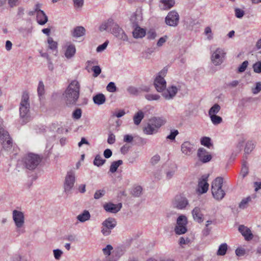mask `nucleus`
<instances>
[{"mask_svg":"<svg viewBox=\"0 0 261 261\" xmlns=\"http://www.w3.org/2000/svg\"><path fill=\"white\" fill-rule=\"evenodd\" d=\"M80 85L77 81H72L67 87L62 96L65 105L72 107L76 105L80 96Z\"/></svg>","mask_w":261,"mask_h":261,"instance_id":"1","label":"nucleus"},{"mask_svg":"<svg viewBox=\"0 0 261 261\" xmlns=\"http://www.w3.org/2000/svg\"><path fill=\"white\" fill-rule=\"evenodd\" d=\"M223 179L221 177H217L212 182V193L213 197L217 200H222L225 195V191L222 189Z\"/></svg>","mask_w":261,"mask_h":261,"instance_id":"2","label":"nucleus"},{"mask_svg":"<svg viewBox=\"0 0 261 261\" xmlns=\"http://www.w3.org/2000/svg\"><path fill=\"white\" fill-rule=\"evenodd\" d=\"M29 100V94L26 92H24L22 95L19 108L20 117L24 119L23 120V123L27 122L29 117L30 111V103Z\"/></svg>","mask_w":261,"mask_h":261,"instance_id":"3","label":"nucleus"},{"mask_svg":"<svg viewBox=\"0 0 261 261\" xmlns=\"http://www.w3.org/2000/svg\"><path fill=\"white\" fill-rule=\"evenodd\" d=\"M98 30L100 32L106 31L110 33H120L123 31L124 33L122 28L111 18L102 22L99 25Z\"/></svg>","mask_w":261,"mask_h":261,"instance_id":"4","label":"nucleus"},{"mask_svg":"<svg viewBox=\"0 0 261 261\" xmlns=\"http://www.w3.org/2000/svg\"><path fill=\"white\" fill-rule=\"evenodd\" d=\"M41 161V158L37 154L29 153L23 159L24 165L29 170L35 169Z\"/></svg>","mask_w":261,"mask_h":261,"instance_id":"5","label":"nucleus"},{"mask_svg":"<svg viewBox=\"0 0 261 261\" xmlns=\"http://www.w3.org/2000/svg\"><path fill=\"white\" fill-rule=\"evenodd\" d=\"M142 20V15L140 11H136L130 17V21L134 29L132 33H146L145 30L139 27Z\"/></svg>","mask_w":261,"mask_h":261,"instance_id":"6","label":"nucleus"},{"mask_svg":"<svg viewBox=\"0 0 261 261\" xmlns=\"http://www.w3.org/2000/svg\"><path fill=\"white\" fill-rule=\"evenodd\" d=\"M172 204L173 207L178 210H185L189 205V200L182 194L176 195L173 199Z\"/></svg>","mask_w":261,"mask_h":261,"instance_id":"7","label":"nucleus"},{"mask_svg":"<svg viewBox=\"0 0 261 261\" xmlns=\"http://www.w3.org/2000/svg\"><path fill=\"white\" fill-rule=\"evenodd\" d=\"M116 224L117 222L114 218H108L102 223L101 233L105 236H109L111 232V230L116 226Z\"/></svg>","mask_w":261,"mask_h":261,"instance_id":"8","label":"nucleus"},{"mask_svg":"<svg viewBox=\"0 0 261 261\" xmlns=\"http://www.w3.org/2000/svg\"><path fill=\"white\" fill-rule=\"evenodd\" d=\"M165 73V71H161L154 80V85L159 92H163L166 89V82L162 76V75H164Z\"/></svg>","mask_w":261,"mask_h":261,"instance_id":"9","label":"nucleus"},{"mask_svg":"<svg viewBox=\"0 0 261 261\" xmlns=\"http://www.w3.org/2000/svg\"><path fill=\"white\" fill-rule=\"evenodd\" d=\"M225 53L223 49L217 48L212 55L211 60L212 63L215 65L218 66L223 62Z\"/></svg>","mask_w":261,"mask_h":261,"instance_id":"10","label":"nucleus"},{"mask_svg":"<svg viewBox=\"0 0 261 261\" xmlns=\"http://www.w3.org/2000/svg\"><path fill=\"white\" fill-rule=\"evenodd\" d=\"M12 218L17 229L22 227L24 224V216L23 212L15 210L12 212Z\"/></svg>","mask_w":261,"mask_h":261,"instance_id":"11","label":"nucleus"},{"mask_svg":"<svg viewBox=\"0 0 261 261\" xmlns=\"http://www.w3.org/2000/svg\"><path fill=\"white\" fill-rule=\"evenodd\" d=\"M179 16L178 13L173 10L170 11L165 18L166 23L171 27H175L177 25L179 22Z\"/></svg>","mask_w":261,"mask_h":261,"instance_id":"12","label":"nucleus"},{"mask_svg":"<svg viewBox=\"0 0 261 261\" xmlns=\"http://www.w3.org/2000/svg\"><path fill=\"white\" fill-rule=\"evenodd\" d=\"M75 182V174L73 171L68 172L65 179L64 190L65 192L69 191L73 187Z\"/></svg>","mask_w":261,"mask_h":261,"instance_id":"13","label":"nucleus"},{"mask_svg":"<svg viewBox=\"0 0 261 261\" xmlns=\"http://www.w3.org/2000/svg\"><path fill=\"white\" fill-rule=\"evenodd\" d=\"M197 156L199 161L203 163L210 162L212 158V155L203 148H200L198 150Z\"/></svg>","mask_w":261,"mask_h":261,"instance_id":"14","label":"nucleus"},{"mask_svg":"<svg viewBox=\"0 0 261 261\" xmlns=\"http://www.w3.org/2000/svg\"><path fill=\"white\" fill-rule=\"evenodd\" d=\"M178 90V88L175 86H169L164 90L162 95L166 99L170 100L175 97Z\"/></svg>","mask_w":261,"mask_h":261,"instance_id":"15","label":"nucleus"},{"mask_svg":"<svg viewBox=\"0 0 261 261\" xmlns=\"http://www.w3.org/2000/svg\"><path fill=\"white\" fill-rule=\"evenodd\" d=\"M209 185L207 183V176H203L201 179L198 181L197 192L200 194L206 193L208 188Z\"/></svg>","mask_w":261,"mask_h":261,"instance_id":"16","label":"nucleus"},{"mask_svg":"<svg viewBox=\"0 0 261 261\" xmlns=\"http://www.w3.org/2000/svg\"><path fill=\"white\" fill-rule=\"evenodd\" d=\"M195 150L194 145L189 141L184 142L181 145V151L185 155H190Z\"/></svg>","mask_w":261,"mask_h":261,"instance_id":"17","label":"nucleus"},{"mask_svg":"<svg viewBox=\"0 0 261 261\" xmlns=\"http://www.w3.org/2000/svg\"><path fill=\"white\" fill-rule=\"evenodd\" d=\"M122 207V204L119 203L117 204H114L111 202H109L103 205L105 210L109 213H116L119 212Z\"/></svg>","mask_w":261,"mask_h":261,"instance_id":"18","label":"nucleus"},{"mask_svg":"<svg viewBox=\"0 0 261 261\" xmlns=\"http://www.w3.org/2000/svg\"><path fill=\"white\" fill-rule=\"evenodd\" d=\"M149 121L151 122V124L153 125L157 130L166 122L165 118L159 117H152Z\"/></svg>","mask_w":261,"mask_h":261,"instance_id":"19","label":"nucleus"},{"mask_svg":"<svg viewBox=\"0 0 261 261\" xmlns=\"http://www.w3.org/2000/svg\"><path fill=\"white\" fill-rule=\"evenodd\" d=\"M65 56L67 59L72 58L76 52V48L74 45L71 44L70 42H67L65 45Z\"/></svg>","mask_w":261,"mask_h":261,"instance_id":"20","label":"nucleus"},{"mask_svg":"<svg viewBox=\"0 0 261 261\" xmlns=\"http://www.w3.org/2000/svg\"><path fill=\"white\" fill-rule=\"evenodd\" d=\"M175 3V0H160L159 6L162 10H168L172 8Z\"/></svg>","mask_w":261,"mask_h":261,"instance_id":"21","label":"nucleus"},{"mask_svg":"<svg viewBox=\"0 0 261 261\" xmlns=\"http://www.w3.org/2000/svg\"><path fill=\"white\" fill-rule=\"evenodd\" d=\"M192 214L193 219L195 221L198 223H201L203 221V215L199 207H195L193 210Z\"/></svg>","mask_w":261,"mask_h":261,"instance_id":"22","label":"nucleus"},{"mask_svg":"<svg viewBox=\"0 0 261 261\" xmlns=\"http://www.w3.org/2000/svg\"><path fill=\"white\" fill-rule=\"evenodd\" d=\"M239 230L245 237V240L249 241L252 239L253 234L251 230L247 227L244 225H240L239 227Z\"/></svg>","mask_w":261,"mask_h":261,"instance_id":"23","label":"nucleus"},{"mask_svg":"<svg viewBox=\"0 0 261 261\" xmlns=\"http://www.w3.org/2000/svg\"><path fill=\"white\" fill-rule=\"evenodd\" d=\"M255 146V142L252 140L248 141L245 145L244 148V159H247V155L250 154L252 151L254 149Z\"/></svg>","mask_w":261,"mask_h":261,"instance_id":"24","label":"nucleus"},{"mask_svg":"<svg viewBox=\"0 0 261 261\" xmlns=\"http://www.w3.org/2000/svg\"><path fill=\"white\" fill-rule=\"evenodd\" d=\"M37 22L40 25H43L48 21V17L44 11H39L36 14Z\"/></svg>","mask_w":261,"mask_h":261,"instance_id":"25","label":"nucleus"},{"mask_svg":"<svg viewBox=\"0 0 261 261\" xmlns=\"http://www.w3.org/2000/svg\"><path fill=\"white\" fill-rule=\"evenodd\" d=\"M91 215L89 212L87 210H84L82 213L79 214L76 217V219L80 222L83 223L90 219Z\"/></svg>","mask_w":261,"mask_h":261,"instance_id":"26","label":"nucleus"},{"mask_svg":"<svg viewBox=\"0 0 261 261\" xmlns=\"http://www.w3.org/2000/svg\"><path fill=\"white\" fill-rule=\"evenodd\" d=\"M143 131L146 135H152L158 132L157 129L154 127L153 125L151 124L149 121L146 126L143 128Z\"/></svg>","mask_w":261,"mask_h":261,"instance_id":"27","label":"nucleus"},{"mask_svg":"<svg viewBox=\"0 0 261 261\" xmlns=\"http://www.w3.org/2000/svg\"><path fill=\"white\" fill-rule=\"evenodd\" d=\"M93 100L95 104L101 105L105 102L106 97L103 94L99 93L93 96Z\"/></svg>","mask_w":261,"mask_h":261,"instance_id":"28","label":"nucleus"},{"mask_svg":"<svg viewBox=\"0 0 261 261\" xmlns=\"http://www.w3.org/2000/svg\"><path fill=\"white\" fill-rule=\"evenodd\" d=\"M144 113L141 110L138 111L135 114V115L134 116V117H133V120H134V123L136 125H138L139 124H140L142 120L144 118Z\"/></svg>","mask_w":261,"mask_h":261,"instance_id":"29","label":"nucleus"},{"mask_svg":"<svg viewBox=\"0 0 261 261\" xmlns=\"http://www.w3.org/2000/svg\"><path fill=\"white\" fill-rule=\"evenodd\" d=\"M3 141L2 145L3 148L6 150L10 149L12 146V141L10 138L9 135L8 134V138L4 137L3 139H1Z\"/></svg>","mask_w":261,"mask_h":261,"instance_id":"30","label":"nucleus"},{"mask_svg":"<svg viewBox=\"0 0 261 261\" xmlns=\"http://www.w3.org/2000/svg\"><path fill=\"white\" fill-rule=\"evenodd\" d=\"M106 162V160L103 159L100 155L97 154L93 161V164L96 166L100 167L103 165Z\"/></svg>","mask_w":261,"mask_h":261,"instance_id":"31","label":"nucleus"},{"mask_svg":"<svg viewBox=\"0 0 261 261\" xmlns=\"http://www.w3.org/2000/svg\"><path fill=\"white\" fill-rule=\"evenodd\" d=\"M123 164L122 160H118L117 161L113 162L110 166V172L112 173L115 172L119 166Z\"/></svg>","mask_w":261,"mask_h":261,"instance_id":"32","label":"nucleus"},{"mask_svg":"<svg viewBox=\"0 0 261 261\" xmlns=\"http://www.w3.org/2000/svg\"><path fill=\"white\" fill-rule=\"evenodd\" d=\"M228 249V246L226 243H223L221 244L218 248L217 252L218 255H224Z\"/></svg>","mask_w":261,"mask_h":261,"instance_id":"33","label":"nucleus"},{"mask_svg":"<svg viewBox=\"0 0 261 261\" xmlns=\"http://www.w3.org/2000/svg\"><path fill=\"white\" fill-rule=\"evenodd\" d=\"M251 201L250 196H248L246 198H243L239 204V208L241 209H245L248 207V203Z\"/></svg>","mask_w":261,"mask_h":261,"instance_id":"34","label":"nucleus"},{"mask_svg":"<svg viewBox=\"0 0 261 261\" xmlns=\"http://www.w3.org/2000/svg\"><path fill=\"white\" fill-rule=\"evenodd\" d=\"M187 231L186 225H176L175 227V232L177 234H181L186 233Z\"/></svg>","mask_w":261,"mask_h":261,"instance_id":"35","label":"nucleus"},{"mask_svg":"<svg viewBox=\"0 0 261 261\" xmlns=\"http://www.w3.org/2000/svg\"><path fill=\"white\" fill-rule=\"evenodd\" d=\"M220 106L217 104H215L208 111L209 116L215 115H216L220 110Z\"/></svg>","mask_w":261,"mask_h":261,"instance_id":"36","label":"nucleus"},{"mask_svg":"<svg viewBox=\"0 0 261 261\" xmlns=\"http://www.w3.org/2000/svg\"><path fill=\"white\" fill-rule=\"evenodd\" d=\"M115 36L118 39L128 41L129 43H134V41L132 39H129L126 34H115Z\"/></svg>","mask_w":261,"mask_h":261,"instance_id":"37","label":"nucleus"},{"mask_svg":"<svg viewBox=\"0 0 261 261\" xmlns=\"http://www.w3.org/2000/svg\"><path fill=\"white\" fill-rule=\"evenodd\" d=\"M127 92L131 95H138L140 94V90L138 88L134 86H129L127 88Z\"/></svg>","mask_w":261,"mask_h":261,"instance_id":"38","label":"nucleus"},{"mask_svg":"<svg viewBox=\"0 0 261 261\" xmlns=\"http://www.w3.org/2000/svg\"><path fill=\"white\" fill-rule=\"evenodd\" d=\"M142 188L141 186H137L132 190V194L135 197H140L142 194Z\"/></svg>","mask_w":261,"mask_h":261,"instance_id":"39","label":"nucleus"},{"mask_svg":"<svg viewBox=\"0 0 261 261\" xmlns=\"http://www.w3.org/2000/svg\"><path fill=\"white\" fill-rule=\"evenodd\" d=\"M210 117L211 118V120L212 123L214 125L219 124L221 123L222 121V118L220 116H219L217 115L210 116Z\"/></svg>","mask_w":261,"mask_h":261,"instance_id":"40","label":"nucleus"},{"mask_svg":"<svg viewBox=\"0 0 261 261\" xmlns=\"http://www.w3.org/2000/svg\"><path fill=\"white\" fill-rule=\"evenodd\" d=\"M48 47L52 50L56 49L57 48V42L54 41L52 38L48 37L47 39Z\"/></svg>","mask_w":261,"mask_h":261,"instance_id":"41","label":"nucleus"},{"mask_svg":"<svg viewBox=\"0 0 261 261\" xmlns=\"http://www.w3.org/2000/svg\"><path fill=\"white\" fill-rule=\"evenodd\" d=\"M211 139L209 137H204L201 139V144L208 148H210L212 145L211 143Z\"/></svg>","mask_w":261,"mask_h":261,"instance_id":"42","label":"nucleus"},{"mask_svg":"<svg viewBox=\"0 0 261 261\" xmlns=\"http://www.w3.org/2000/svg\"><path fill=\"white\" fill-rule=\"evenodd\" d=\"M188 221L187 217L184 215L179 216L177 219V225H187Z\"/></svg>","mask_w":261,"mask_h":261,"instance_id":"43","label":"nucleus"},{"mask_svg":"<svg viewBox=\"0 0 261 261\" xmlns=\"http://www.w3.org/2000/svg\"><path fill=\"white\" fill-rule=\"evenodd\" d=\"M44 86L42 81H40L38 84L37 91L39 97L41 96L44 94Z\"/></svg>","mask_w":261,"mask_h":261,"instance_id":"44","label":"nucleus"},{"mask_svg":"<svg viewBox=\"0 0 261 261\" xmlns=\"http://www.w3.org/2000/svg\"><path fill=\"white\" fill-rule=\"evenodd\" d=\"M107 90L110 92H114L117 90V88L114 82H110L107 86Z\"/></svg>","mask_w":261,"mask_h":261,"instance_id":"45","label":"nucleus"},{"mask_svg":"<svg viewBox=\"0 0 261 261\" xmlns=\"http://www.w3.org/2000/svg\"><path fill=\"white\" fill-rule=\"evenodd\" d=\"M145 98L148 100H157L160 98V96L158 94H148L145 95Z\"/></svg>","mask_w":261,"mask_h":261,"instance_id":"46","label":"nucleus"},{"mask_svg":"<svg viewBox=\"0 0 261 261\" xmlns=\"http://www.w3.org/2000/svg\"><path fill=\"white\" fill-rule=\"evenodd\" d=\"M92 70L93 71V76H98L101 72L100 67L99 66H94L92 68Z\"/></svg>","mask_w":261,"mask_h":261,"instance_id":"47","label":"nucleus"},{"mask_svg":"<svg viewBox=\"0 0 261 261\" xmlns=\"http://www.w3.org/2000/svg\"><path fill=\"white\" fill-rule=\"evenodd\" d=\"M82 116V110L81 109H76L72 113V117L75 119H79Z\"/></svg>","mask_w":261,"mask_h":261,"instance_id":"48","label":"nucleus"},{"mask_svg":"<svg viewBox=\"0 0 261 261\" xmlns=\"http://www.w3.org/2000/svg\"><path fill=\"white\" fill-rule=\"evenodd\" d=\"M253 69L255 73H261V62H257L254 64Z\"/></svg>","mask_w":261,"mask_h":261,"instance_id":"49","label":"nucleus"},{"mask_svg":"<svg viewBox=\"0 0 261 261\" xmlns=\"http://www.w3.org/2000/svg\"><path fill=\"white\" fill-rule=\"evenodd\" d=\"M246 163V162L244 163L241 171V175L243 178H244L248 174V169L245 164Z\"/></svg>","mask_w":261,"mask_h":261,"instance_id":"50","label":"nucleus"},{"mask_svg":"<svg viewBox=\"0 0 261 261\" xmlns=\"http://www.w3.org/2000/svg\"><path fill=\"white\" fill-rule=\"evenodd\" d=\"M261 91V82H257L255 87L252 89V92L254 94L258 93Z\"/></svg>","mask_w":261,"mask_h":261,"instance_id":"51","label":"nucleus"},{"mask_svg":"<svg viewBox=\"0 0 261 261\" xmlns=\"http://www.w3.org/2000/svg\"><path fill=\"white\" fill-rule=\"evenodd\" d=\"M178 134V132L177 130H172L171 131L170 134L167 136L166 139L171 140H174Z\"/></svg>","mask_w":261,"mask_h":261,"instance_id":"52","label":"nucleus"},{"mask_svg":"<svg viewBox=\"0 0 261 261\" xmlns=\"http://www.w3.org/2000/svg\"><path fill=\"white\" fill-rule=\"evenodd\" d=\"M248 65L247 61H244L242 64L238 67V72H243L245 71Z\"/></svg>","mask_w":261,"mask_h":261,"instance_id":"53","label":"nucleus"},{"mask_svg":"<svg viewBox=\"0 0 261 261\" xmlns=\"http://www.w3.org/2000/svg\"><path fill=\"white\" fill-rule=\"evenodd\" d=\"M105 191L103 190H97L95 192L94 195V198L96 199H99L105 194Z\"/></svg>","mask_w":261,"mask_h":261,"instance_id":"54","label":"nucleus"},{"mask_svg":"<svg viewBox=\"0 0 261 261\" xmlns=\"http://www.w3.org/2000/svg\"><path fill=\"white\" fill-rule=\"evenodd\" d=\"M8 132L5 130L3 126L0 124V138L3 139L4 137L8 138Z\"/></svg>","mask_w":261,"mask_h":261,"instance_id":"55","label":"nucleus"},{"mask_svg":"<svg viewBox=\"0 0 261 261\" xmlns=\"http://www.w3.org/2000/svg\"><path fill=\"white\" fill-rule=\"evenodd\" d=\"M73 2L75 8H80L83 7L84 0H73Z\"/></svg>","mask_w":261,"mask_h":261,"instance_id":"56","label":"nucleus"},{"mask_svg":"<svg viewBox=\"0 0 261 261\" xmlns=\"http://www.w3.org/2000/svg\"><path fill=\"white\" fill-rule=\"evenodd\" d=\"M108 43H109V41H106L101 45H99L96 48L97 52H101V51H102L103 50H104L106 48V47L108 44Z\"/></svg>","mask_w":261,"mask_h":261,"instance_id":"57","label":"nucleus"},{"mask_svg":"<svg viewBox=\"0 0 261 261\" xmlns=\"http://www.w3.org/2000/svg\"><path fill=\"white\" fill-rule=\"evenodd\" d=\"M235 15L237 18H241L244 15V11L241 9L236 8L235 9Z\"/></svg>","mask_w":261,"mask_h":261,"instance_id":"58","label":"nucleus"},{"mask_svg":"<svg viewBox=\"0 0 261 261\" xmlns=\"http://www.w3.org/2000/svg\"><path fill=\"white\" fill-rule=\"evenodd\" d=\"M54 257L56 259H59L63 254V252L60 249H55L53 251Z\"/></svg>","mask_w":261,"mask_h":261,"instance_id":"59","label":"nucleus"},{"mask_svg":"<svg viewBox=\"0 0 261 261\" xmlns=\"http://www.w3.org/2000/svg\"><path fill=\"white\" fill-rule=\"evenodd\" d=\"M113 249V247L111 245H108L102 249L103 252L105 255H109L111 254V251Z\"/></svg>","mask_w":261,"mask_h":261,"instance_id":"60","label":"nucleus"},{"mask_svg":"<svg viewBox=\"0 0 261 261\" xmlns=\"http://www.w3.org/2000/svg\"><path fill=\"white\" fill-rule=\"evenodd\" d=\"M168 38V37L167 35H165L164 36L160 38L157 42L158 46H162Z\"/></svg>","mask_w":261,"mask_h":261,"instance_id":"61","label":"nucleus"},{"mask_svg":"<svg viewBox=\"0 0 261 261\" xmlns=\"http://www.w3.org/2000/svg\"><path fill=\"white\" fill-rule=\"evenodd\" d=\"M115 142V135L111 133L109 134L108 139V143L110 144H113Z\"/></svg>","mask_w":261,"mask_h":261,"instance_id":"62","label":"nucleus"},{"mask_svg":"<svg viewBox=\"0 0 261 261\" xmlns=\"http://www.w3.org/2000/svg\"><path fill=\"white\" fill-rule=\"evenodd\" d=\"M160 160V156L158 154H156L151 159V163L152 165H155L159 162Z\"/></svg>","mask_w":261,"mask_h":261,"instance_id":"63","label":"nucleus"},{"mask_svg":"<svg viewBox=\"0 0 261 261\" xmlns=\"http://www.w3.org/2000/svg\"><path fill=\"white\" fill-rule=\"evenodd\" d=\"M86 32L85 29L82 26H78L73 29V33H85Z\"/></svg>","mask_w":261,"mask_h":261,"instance_id":"64","label":"nucleus"}]
</instances>
